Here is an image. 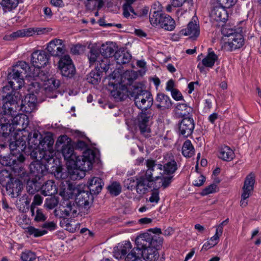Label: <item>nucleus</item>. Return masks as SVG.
<instances>
[{
    "label": "nucleus",
    "mask_w": 261,
    "mask_h": 261,
    "mask_svg": "<svg viewBox=\"0 0 261 261\" xmlns=\"http://www.w3.org/2000/svg\"><path fill=\"white\" fill-rule=\"evenodd\" d=\"M163 239L158 236L145 233L138 236L135 240L137 248L141 250L142 258L146 261H156L159 257L158 249Z\"/></svg>",
    "instance_id": "1"
},
{
    "label": "nucleus",
    "mask_w": 261,
    "mask_h": 261,
    "mask_svg": "<svg viewBox=\"0 0 261 261\" xmlns=\"http://www.w3.org/2000/svg\"><path fill=\"white\" fill-rule=\"evenodd\" d=\"M73 192L76 195L75 202L72 203L70 201L67 202L66 206H63L61 210V217L65 218L70 216L75 217L77 214V206L89 208L92 203L93 197L88 191H81L79 189L76 188L73 190Z\"/></svg>",
    "instance_id": "2"
},
{
    "label": "nucleus",
    "mask_w": 261,
    "mask_h": 261,
    "mask_svg": "<svg viewBox=\"0 0 261 261\" xmlns=\"http://www.w3.org/2000/svg\"><path fill=\"white\" fill-rule=\"evenodd\" d=\"M130 97L133 98L136 106L142 111L146 112L150 108L153 103V98L151 93L143 89L142 85L137 83L130 87Z\"/></svg>",
    "instance_id": "3"
},
{
    "label": "nucleus",
    "mask_w": 261,
    "mask_h": 261,
    "mask_svg": "<svg viewBox=\"0 0 261 261\" xmlns=\"http://www.w3.org/2000/svg\"><path fill=\"white\" fill-rule=\"evenodd\" d=\"M2 97L4 104L0 112V124H10L15 113H17L18 98L16 95L9 93L2 95Z\"/></svg>",
    "instance_id": "4"
},
{
    "label": "nucleus",
    "mask_w": 261,
    "mask_h": 261,
    "mask_svg": "<svg viewBox=\"0 0 261 261\" xmlns=\"http://www.w3.org/2000/svg\"><path fill=\"white\" fill-rule=\"evenodd\" d=\"M131 249L132 244L129 241L119 244L118 247L114 248V256L117 259L125 258V261H140L142 258L141 250L137 248L136 245Z\"/></svg>",
    "instance_id": "5"
},
{
    "label": "nucleus",
    "mask_w": 261,
    "mask_h": 261,
    "mask_svg": "<svg viewBox=\"0 0 261 261\" xmlns=\"http://www.w3.org/2000/svg\"><path fill=\"white\" fill-rule=\"evenodd\" d=\"M22 73L19 72L17 68H13L11 72H10L7 76L9 85L4 86L2 91V95H6L9 93L11 95H19V92H16L17 90L20 89L24 84V80ZM19 98V97H18Z\"/></svg>",
    "instance_id": "6"
},
{
    "label": "nucleus",
    "mask_w": 261,
    "mask_h": 261,
    "mask_svg": "<svg viewBox=\"0 0 261 261\" xmlns=\"http://www.w3.org/2000/svg\"><path fill=\"white\" fill-rule=\"evenodd\" d=\"M56 145H61V153L66 161L67 166H71V163H74V159L76 156L71 139L67 135L60 136L58 138Z\"/></svg>",
    "instance_id": "7"
},
{
    "label": "nucleus",
    "mask_w": 261,
    "mask_h": 261,
    "mask_svg": "<svg viewBox=\"0 0 261 261\" xmlns=\"http://www.w3.org/2000/svg\"><path fill=\"white\" fill-rule=\"evenodd\" d=\"M149 21L153 25H159L165 30L171 31L175 28V20L169 15L159 11H154Z\"/></svg>",
    "instance_id": "8"
},
{
    "label": "nucleus",
    "mask_w": 261,
    "mask_h": 261,
    "mask_svg": "<svg viewBox=\"0 0 261 261\" xmlns=\"http://www.w3.org/2000/svg\"><path fill=\"white\" fill-rule=\"evenodd\" d=\"M95 156V154L92 150L86 149L84 151L83 155H76L74 159V163H71V166L69 167H78L85 171L90 170L92 168Z\"/></svg>",
    "instance_id": "9"
},
{
    "label": "nucleus",
    "mask_w": 261,
    "mask_h": 261,
    "mask_svg": "<svg viewBox=\"0 0 261 261\" xmlns=\"http://www.w3.org/2000/svg\"><path fill=\"white\" fill-rule=\"evenodd\" d=\"M151 118V113L145 111H142L137 116V126L140 134L145 138L151 137V129L149 125Z\"/></svg>",
    "instance_id": "10"
},
{
    "label": "nucleus",
    "mask_w": 261,
    "mask_h": 261,
    "mask_svg": "<svg viewBox=\"0 0 261 261\" xmlns=\"http://www.w3.org/2000/svg\"><path fill=\"white\" fill-rule=\"evenodd\" d=\"M59 67L62 75L65 77L71 78L75 74V68L69 55H65L60 59Z\"/></svg>",
    "instance_id": "11"
},
{
    "label": "nucleus",
    "mask_w": 261,
    "mask_h": 261,
    "mask_svg": "<svg viewBox=\"0 0 261 261\" xmlns=\"http://www.w3.org/2000/svg\"><path fill=\"white\" fill-rule=\"evenodd\" d=\"M18 97L17 112L21 111L22 112L30 113L35 109L37 103V97L35 94H29L25 95L24 98L21 100L20 106H19L20 101L19 94Z\"/></svg>",
    "instance_id": "12"
},
{
    "label": "nucleus",
    "mask_w": 261,
    "mask_h": 261,
    "mask_svg": "<svg viewBox=\"0 0 261 261\" xmlns=\"http://www.w3.org/2000/svg\"><path fill=\"white\" fill-rule=\"evenodd\" d=\"M178 133L179 136L188 138L193 133L195 127L194 121L192 116L182 118L178 123Z\"/></svg>",
    "instance_id": "13"
},
{
    "label": "nucleus",
    "mask_w": 261,
    "mask_h": 261,
    "mask_svg": "<svg viewBox=\"0 0 261 261\" xmlns=\"http://www.w3.org/2000/svg\"><path fill=\"white\" fill-rule=\"evenodd\" d=\"M25 160V157L22 153L19 154L18 156H2L0 155V163L4 166H9L15 169L20 168V166Z\"/></svg>",
    "instance_id": "14"
},
{
    "label": "nucleus",
    "mask_w": 261,
    "mask_h": 261,
    "mask_svg": "<svg viewBox=\"0 0 261 261\" xmlns=\"http://www.w3.org/2000/svg\"><path fill=\"white\" fill-rule=\"evenodd\" d=\"M244 44V39L243 35L238 32L236 34L230 36V39L225 42L224 49L228 51H232L242 47Z\"/></svg>",
    "instance_id": "15"
},
{
    "label": "nucleus",
    "mask_w": 261,
    "mask_h": 261,
    "mask_svg": "<svg viewBox=\"0 0 261 261\" xmlns=\"http://www.w3.org/2000/svg\"><path fill=\"white\" fill-rule=\"evenodd\" d=\"M46 49L50 55L55 57L63 55L66 50L63 41L57 38L51 40L48 43Z\"/></svg>",
    "instance_id": "16"
},
{
    "label": "nucleus",
    "mask_w": 261,
    "mask_h": 261,
    "mask_svg": "<svg viewBox=\"0 0 261 261\" xmlns=\"http://www.w3.org/2000/svg\"><path fill=\"white\" fill-rule=\"evenodd\" d=\"M49 57V55L45 51L37 50L32 53L31 62L35 67L40 68L48 63Z\"/></svg>",
    "instance_id": "17"
},
{
    "label": "nucleus",
    "mask_w": 261,
    "mask_h": 261,
    "mask_svg": "<svg viewBox=\"0 0 261 261\" xmlns=\"http://www.w3.org/2000/svg\"><path fill=\"white\" fill-rule=\"evenodd\" d=\"M130 88L125 85L120 83L113 85V89L111 91V94L117 101H120L126 99L129 95Z\"/></svg>",
    "instance_id": "18"
},
{
    "label": "nucleus",
    "mask_w": 261,
    "mask_h": 261,
    "mask_svg": "<svg viewBox=\"0 0 261 261\" xmlns=\"http://www.w3.org/2000/svg\"><path fill=\"white\" fill-rule=\"evenodd\" d=\"M30 169L32 175L36 179L40 180L47 173L46 166L38 161L33 162L30 165Z\"/></svg>",
    "instance_id": "19"
},
{
    "label": "nucleus",
    "mask_w": 261,
    "mask_h": 261,
    "mask_svg": "<svg viewBox=\"0 0 261 261\" xmlns=\"http://www.w3.org/2000/svg\"><path fill=\"white\" fill-rule=\"evenodd\" d=\"M22 188V184L19 179L11 180L6 185L7 194L11 198L17 197L20 194Z\"/></svg>",
    "instance_id": "20"
},
{
    "label": "nucleus",
    "mask_w": 261,
    "mask_h": 261,
    "mask_svg": "<svg viewBox=\"0 0 261 261\" xmlns=\"http://www.w3.org/2000/svg\"><path fill=\"white\" fill-rule=\"evenodd\" d=\"M137 186L136 191L137 193L142 196L147 193L149 190L152 187L153 184L146 178L141 176H136Z\"/></svg>",
    "instance_id": "21"
},
{
    "label": "nucleus",
    "mask_w": 261,
    "mask_h": 261,
    "mask_svg": "<svg viewBox=\"0 0 261 261\" xmlns=\"http://www.w3.org/2000/svg\"><path fill=\"white\" fill-rule=\"evenodd\" d=\"M155 101L156 107L161 110L169 109L172 105V102L170 97L163 93L157 94Z\"/></svg>",
    "instance_id": "22"
},
{
    "label": "nucleus",
    "mask_w": 261,
    "mask_h": 261,
    "mask_svg": "<svg viewBox=\"0 0 261 261\" xmlns=\"http://www.w3.org/2000/svg\"><path fill=\"white\" fill-rule=\"evenodd\" d=\"M255 182V174L253 172H250L246 176L242 187V193H244L245 195L244 196H245L246 194H247V196L251 195V193L254 190Z\"/></svg>",
    "instance_id": "23"
},
{
    "label": "nucleus",
    "mask_w": 261,
    "mask_h": 261,
    "mask_svg": "<svg viewBox=\"0 0 261 261\" xmlns=\"http://www.w3.org/2000/svg\"><path fill=\"white\" fill-rule=\"evenodd\" d=\"M225 8L219 5L215 6L211 11V18L216 21L225 22L228 18V14Z\"/></svg>",
    "instance_id": "24"
},
{
    "label": "nucleus",
    "mask_w": 261,
    "mask_h": 261,
    "mask_svg": "<svg viewBox=\"0 0 261 261\" xmlns=\"http://www.w3.org/2000/svg\"><path fill=\"white\" fill-rule=\"evenodd\" d=\"M35 35L34 28L18 30L10 34L6 35L4 39L6 40H14L19 37H29Z\"/></svg>",
    "instance_id": "25"
},
{
    "label": "nucleus",
    "mask_w": 261,
    "mask_h": 261,
    "mask_svg": "<svg viewBox=\"0 0 261 261\" xmlns=\"http://www.w3.org/2000/svg\"><path fill=\"white\" fill-rule=\"evenodd\" d=\"M88 189L91 195H97L101 191L103 183L102 179L97 177H94L88 182Z\"/></svg>",
    "instance_id": "26"
},
{
    "label": "nucleus",
    "mask_w": 261,
    "mask_h": 261,
    "mask_svg": "<svg viewBox=\"0 0 261 261\" xmlns=\"http://www.w3.org/2000/svg\"><path fill=\"white\" fill-rule=\"evenodd\" d=\"M180 33L184 36H189L191 38H196L199 36L200 33L199 25L196 21L194 22L190 21L187 28L181 30Z\"/></svg>",
    "instance_id": "27"
},
{
    "label": "nucleus",
    "mask_w": 261,
    "mask_h": 261,
    "mask_svg": "<svg viewBox=\"0 0 261 261\" xmlns=\"http://www.w3.org/2000/svg\"><path fill=\"white\" fill-rule=\"evenodd\" d=\"M218 60V56L214 53L212 48H208L207 54L202 60L201 63L205 67L212 68Z\"/></svg>",
    "instance_id": "28"
},
{
    "label": "nucleus",
    "mask_w": 261,
    "mask_h": 261,
    "mask_svg": "<svg viewBox=\"0 0 261 261\" xmlns=\"http://www.w3.org/2000/svg\"><path fill=\"white\" fill-rule=\"evenodd\" d=\"M41 138L42 135L38 130H35L33 132L30 133L28 140L29 147L32 149L39 147Z\"/></svg>",
    "instance_id": "29"
},
{
    "label": "nucleus",
    "mask_w": 261,
    "mask_h": 261,
    "mask_svg": "<svg viewBox=\"0 0 261 261\" xmlns=\"http://www.w3.org/2000/svg\"><path fill=\"white\" fill-rule=\"evenodd\" d=\"M102 57L99 49V47L97 45L92 46L88 55L90 66L95 65Z\"/></svg>",
    "instance_id": "30"
},
{
    "label": "nucleus",
    "mask_w": 261,
    "mask_h": 261,
    "mask_svg": "<svg viewBox=\"0 0 261 261\" xmlns=\"http://www.w3.org/2000/svg\"><path fill=\"white\" fill-rule=\"evenodd\" d=\"M41 193L44 196L53 195L57 193V188L53 181H46L41 187Z\"/></svg>",
    "instance_id": "31"
},
{
    "label": "nucleus",
    "mask_w": 261,
    "mask_h": 261,
    "mask_svg": "<svg viewBox=\"0 0 261 261\" xmlns=\"http://www.w3.org/2000/svg\"><path fill=\"white\" fill-rule=\"evenodd\" d=\"M114 58L118 64H125L129 62L132 56L126 51L118 50L114 55Z\"/></svg>",
    "instance_id": "32"
},
{
    "label": "nucleus",
    "mask_w": 261,
    "mask_h": 261,
    "mask_svg": "<svg viewBox=\"0 0 261 261\" xmlns=\"http://www.w3.org/2000/svg\"><path fill=\"white\" fill-rule=\"evenodd\" d=\"M163 168L164 173L167 175H171L175 172L177 169V164L173 156L171 159H166L165 164L163 165Z\"/></svg>",
    "instance_id": "33"
},
{
    "label": "nucleus",
    "mask_w": 261,
    "mask_h": 261,
    "mask_svg": "<svg viewBox=\"0 0 261 261\" xmlns=\"http://www.w3.org/2000/svg\"><path fill=\"white\" fill-rule=\"evenodd\" d=\"M233 151L228 146H224L221 147L218 156L223 161L229 162L234 158Z\"/></svg>",
    "instance_id": "34"
},
{
    "label": "nucleus",
    "mask_w": 261,
    "mask_h": 261,
    "mask_svg": "<svg viewBox=\"0 0 261 261\" xmlns=\"http://www.w3.org/2000/svg\"><path fill=\"white\" fill-rule=\"evenodd\" d=\"M67 167L68 175L70 179L73 180L81 179L85 176V171L78 167Z\"/></svg>",
    "instance_id": "35"
},
{
    "label": "nucleus",
    "mask_w": 261,
    "mask_h": 261,
    "mask_svg": "<svg viewBox=\"0 0 261 261\" xmlns=\"http://www.w3.org/2000/svg\"><path fill=\"white\" fill-rule=\"evenodd\" d=\"M15 113L14 117L12 118V124L15 125H20L22 126V129L27 127L29 123L28 117L24 114H18Z\"/></svg>",
    "instance_id": "36"
},
{
    "label": "nucleus",
    "mask_w": 261,
    "mask_h": 261,
    "mask_svg": "<svg viewBox=\"0 0 261 261\" xmlns=\"http://www.w3.org/2000/svg\"><path fill=\"white\" fill-rule=\"evenodd\" d=\"M115 45L113 43H106V44H102L99 49L101 54V56L104 58H107L112 57L114 53L115 50Z\"/></svg>",
    "instance_id": "37"
},
{
    "label": "nucleus",
    "mask_w": 261,
    "mask_h": 261,
    "mask_svg": "<svg viewBox=\"0 0 261 261\" xmlns=\"http://www.w3.org/2000/svg\"><path fill=\"white\" fill-rule=\"evenodd\" d=\"M39 180L33 178L32 179L27 181V190L29 194H34L36 192L41 189V182H40Z\"/></svg>",
    "instance_id": "38"
},
{
    "label": "nucleus",
    "mask_w": 261,
    "mask_h": 261,
    "mask_svg": "<svg viewBox=\"0 0 261 261\" xmlns=\"http://www.w3.org/2000/svg\"><path fill=\"white\" fill-rule=\"evenodd\" d=\"M182 154L186 158H191L194 155L195 149L191 141L189 140H186L182 146Z\"/></svg>",
    "instance_id": "39"
},
{
    "label": "nucleus",
    "mask_w": 261,
    "mask_h": 261,
    "mask_svg": "<svg viewBox=\"0 0 261 261\" xmlns=\"http://www.w3.org/2000/svg\"><path fill=\"white\" fill-rule=\"evenodd\" d=\"M54 140L53 136L50 135H46L44 137H42L40 143V148L45 150H53Z\"/></svg>",
    "instance_id": "40"
},
{
    "label": "nucleus",
    "mask_w": 261,
    "mask_h": 261,
    "mask_svg": "<svg viewBox=\"0 0 261 261\" xmlns=\"http://www.w3.org/2000/svg\"><path fill=\"white\" fill-rule=\"evenodd\" d=\"M177 113L182 118L191 117L193 110L186 103H178L176 107Z\"/></svg>",
    "instance_id": "41"
},
{
    "label": "nucleus",
    "mask_w": 261,
    "mask_h": 261,
    "mask_svg": "<svg viewBox=\"0 0 261 261\" xmlns=\"http://www.w3.org/2000/svg\"><path fill=\"white\" fill-rule=\"evenodd\" d=\"M14 130V128L12 123L0 124V138H8Z\"/></svg>",
    "instance_id": "42"
},
{
    "label": "nucleus",
    "mask_w": 261,
    "mask_h": 261,
    "mask_svg": "<svg viewBox=\"0 0 261 261\" xmlns=\"http://www.w3.org/2000/svg\"><path fill=\"white\" fill-rule=\"evenodd\" d=\"M30 212L32 216L34 217V220L35 222H43L46 220V217L43 214L42 210L30 206Z\"/></svg>",
    "instance_id": "43"
},
{
    "label": "nucleus",
    "mask_w": 261,
    "mask_h": 261,
    "mask_svg": "<svg viewBox=\"0 0 261 261\" xmlns=\"http://www.w3.org/2000/svg\"><path fill=\"white\" fill-rule=\"evenodd\" d=\"M101 73L100 71L95 70H92L87 77V80L93 85L97 84L101 80Z\"/></svg>",
    "instance_id": "44"
},
{
    "label": "nucleus",
    "mask_w": 261,
    "mask_h": 261,
    "mask_svg": "<svg viewBox=\"0 0 261 261\" xmlns=\"http://www.w3.org/2000/svg\"><path fill=\"white\" fill-rule=\"evenodd\" d=\"M110 61L107 58L102 57L101 59L95 64V69L100 71L102 73L103 71H107L109 69Z\"/></svg>",
    "instance_id": "45"
},
{
    "label": "nucleus",
    "mask_w": 261,
    "mask_h": 261,
    "mask_svg": "<svg viewBox=\"0 0 261 261\" xmlns=\"http://www.w3.org/2000/svg\"><path fill=\"white\" fill-rule=\"evenodd\" d=\"M46 152V150L42 149L40 147L32 149L31 152L30 156L32 158L34 159L36 161H42L44 158V154Z\"/></svg>",
    "instance_id": "46"
},
{
    "label": "nucleus",
    "mask_w": 261,
    "mask_h": 261,
    "mask_svg": "<svg viewBox=\"0 0 261 261\" xmlns=\"http://www.w3.org/2000/svg\"><path fill=\"white\" fill-rule=\"evenodd\" d=\"M18 4V0H2L1 4L5 11H11L15 8Z\"/></svg>",
    "instance_id": "47"
},
{
    "label": "nucleus",
    "mask_w": 261,
    "mask_h": 261,
    "mask_svg": "<svg viewBox=\"0 0 261 261\" xmlns=\"http://www.w3.org/2000/svg\"><path fill=\"white\" fill-rule=\"evenodd\" d=\"M107 189L110 193L115 196L118 195L121 192V185L117 181L112 183L108 187Z\"/></svg>",
    "instance_id": "48"
},
{
    "label": "nucleus",
    "mask_w": 261,
    "mask_h": 261,
    "mask_svg": "<svg viewBox=\"0 0 261 261\" xmlns=\"http://www.w3.org/2000/svg\"><path fill=\"white\" fill-rule=\"evenodd\" d=\"M20 257L22 261H34L36 259V255L34 252L25 250L21 253Z\"/></svg>",
    "instance_id": "49"
},
{
    "label": "nucleus",
    "mask_w": 261,
    "mask_h": 261,
    "mask_svg": "<svg viewBox=\"0 0 261 261\" xmlns=\"http://www.w3.org/2000/svg\"><path fill=\"white\" fill-rule=\"evenodd\" d=\"M27 231L30 235H32L34 237H39L47 233L46 230H41L38 228H36L33 226H29L27 227Z\"/></svg>",
    "instance_id": "50"
},
{
    "label": "nucleus",
    "mask_w": 261,
    "mask_h": 261,
    "mask_svg": "<svg viewBox=\"0 0 261 261\" xmlns=\"http://www.w3.org/2000/svg\"><path fill=\"white\" fill-rule=\"evenodd\" d=\"M187 4L189 10L193 6V0H171V4L174 7H180L184 4Z\"/></svg>",
    "instance_id": "51"
},
{
    "label": "nucleus",
    "mask_w": 261,
    "mask_h": 261,
    "mask_svg": "<svg viewBox=\"0 0 261 261\" xmlns=\"http://www.w3.org/2000/svg\"><path fill=\"white\" fill-rule=\"evenodd\" d=\"M124 183L125 187H126L127 189L132 191L134 189L136 190L137 184L136 176L127 178V179L125 180Z\"/></svg>",
    "instance_id": "52"
},
{
    "label": "nucleus",
    "mask_w": 261,
    "mask_h": 261,
    "mask_svg": "<svg viewBox=\"0 0 261 261\" xmlns=\"http://www.w3.org/2000/svg\"><path fill=\"white\" fill-rule=\"evenodd\" d=\"M58 204V200L55 197H50L46 198L44 204V206L49 209L54 208Z\"/></svg>",
    "instance_id": "53"
},
{
    "label": "nucleus",
    "mask_w": 261,
    "mask_h": 261,
    "mask_svg": "<svg viewBox=\"0 0 261 261\" xmlns=\"http://www.w3.org/2000/svg\"><path fill=\"white\" fill-rule=\"evenodd\" d=\"M238 32L235 29L230 28L228 25L223 26L221 29L222 34L225 37H227L228 39H230V36H232L233 34H236Z\"/></svg>",
    "instance_id": "54"
},
{
    "label": "nucleus",
    "mask_w": 261,
    "mask_h": 261,
    "mask_svg": "<svg viewBox=\"0 0 261 261\" xmlns=\"http://www.w3.org/2000/svg\"><path fill=\"white\" fill-rule=\"evenodd\" d=\"M13 68H17L21 73L24 71V73L25 74L30 69V66L29 64L24 61H19Z\"/></svg>",
    "instance_id": "55"
},
{
    "label": "nucleus",
    "mask_w": 261,
    "mask_h": 261,
    "mask_svg": "<svg viewBox=\"0 0 261 261\" xmlns=\"http://www.w3.org/2000/svg\"><path fill=\"white\" fill-rule=\"evenodd\" d=\"M146 165L147 167L148 168L147 169H150L152 172L154 170V168L155 167H157V169H158L160 170H162L163 165L160 164H156L155 163V161L153 160H150V159L147 160L146 161Z\"/></svg>",
    "instance_id": "56"
},
{
    "label": "nucleus",
    "mask_w": 261,
    "mask_h": 261,
    "mask_svg": "<svg viewBox=\"0 0 261 261\" xmlns=\"http://www.w3.org/2000/svg\"><path fill=\"white\" fill-rule=\"evenodd\" d=\"M140 176L142 177H144V178H146L147 180H149V181L152 182V184H153V182H155L160 178L159 176H153V173L151 172L150 169H147L144 175H141Z\"/></svg>",
    "instance_id": "57"
},
{
    "label": "nucleus",
    "mask_w": 261,
    "mask_h": 261,
    "mask_svg": "<svg viewBox=\"0 0 261 261\" xmlns=\"http://www.w3.org/2000/svg\"><path fill=\"white\" fill-rule=\"evenodd\" d=\"M237 2V0H217L218 4L226 9L232 7Z\"/></svg>",
    "instance_id": "58"
},
{
    "label": "nucleus",
    "mask_w": 261,
    "mask_h": 261,
    "mask_svg": "<svg viewBox=\"0 0 261 261\" xmlns=\"http://www.w3.org/2000/svg\"><path fill=\"white\" fill-rule=\"evenodd\" d=\"M160 199L159 190L158 189H154L151 191V196L149 198V201L151 203H158Z\"/></svg>",
    "instance_id": "59"
},
{
    "label": "nucleus",
    "mask_w": 261,
    "mask_h": 261,
    "mask_svg": "<svg viewBox=\"0 0 261 261\" xmlns=\"http://www.w3.org/2000/svg\"><path fill=\"white\" fill-rule=\"evenodd\" d=\"M18 141H16L15 142H12L10 143L9 147L11 150V155H13V156H14L17 153L19 152L20 150H22L21 148L20 149L18 148L19 147L18 145Z\"/></svg>",
    "instance_id": "60"
},
{
    "label": "nucleus",
    "mask_w": 261,
    "mask_h": 261,
    "mask_svg": "<svg viewBox=\"0 0 261 261\" xmlns=\"http://www.w3.org/2000/svg\"><path fill=\"white\" fill-rule=\"evenodd\" d=\"M217 186L215 184L210 185V186L205 187L201 192L202 195H206L210 193H213L216 192Z\"/></svg>",
    "instance_id": "61"
},
{
    "label": "nucleus",
    "mask_w": 261,
    "mask_h": 261,
    "mask_svg": "<svg viewBox=\"0 0 261 261\" xmlns=\"http://www.w3.org/2000/svg\"><path fill=\"white\" fill-rule=\"evenodd\" d=\"M223 232L220 231V230H218L216 229V233L214 236L211 238L210 242H212V246L216 245L219 241L220 237L222 236Z\"/></svg>",
    "instance_id": "62"
},
{
    "label": "nucleus",
    "mask_w": 261,
    "mask_h": 261,
    "mask_svg": "<svg viewBox=\"0 0 261 261\" xmlns=\"http://www.w3.org/2000/svg\"><path fill=\"white\" fill-rule=\"evenodd\" d=\"M43 198L39 194H36L34 196L33 202L31 205V206L36 208V205H40L42 203Z\"/></svg>",
    "instance_id": "63"
},
{
    "label": "nucleus",
    "mask_w": 261,
    "mask_h": 261,
    "mask_svg": "<svg viewBox=\"0 0 261 261\" xmlns=\"http://www.w3.org/2000/svg\"><path fill=\"white\" fill-rule=\"evenodd\" d=\"M42 228L46 229L49 231L54 230L57 228L56 224L53 222H45L41 226Z\"/></svg>",
    "instance_id": "64"
}]
</instances>
